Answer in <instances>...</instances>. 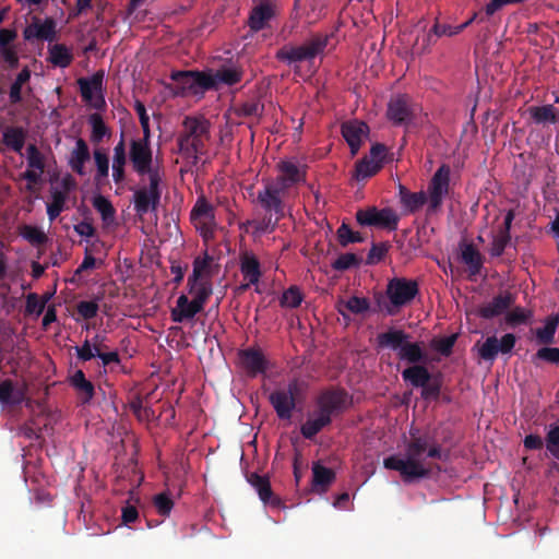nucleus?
<instances>
[{"mask_svg":"<svg viewBox=\"0 0 559 559\" xmlns=\"http://www.w3.org/2000/svg\"><path fill=\"white\" fill-rule=\"evenodd\" d=\"M427 447V436H416L411 431V440L405 447V456L390 455L383 460V466L386 469L399 472L405 483L426 478L430 475V468L426 467L424 463Z\"/></svg>","mask_w":559,"mask_h":559,"instance_id":"f257e3e1","label":"nucleus"},{"mask_svg":"<svg viewBox=\"0 0 559 559\" xmlns=\"http://www.w3.org/2000/svg\"><path fill=\"white\" fill-rule=\"evenodd\" d=\"M210 140V122L203 116H186L182 130L177 136V153L193 165L205 153V142Z\"/></svg>","mask_w":559,"mask_h":559,"instance_id":"f03ea898","label":"nucleus"},{"mask_svg":"<svg viewBox=\"0 0 559 559\" xmlns=\"http://www.w3.org/2000/svg\"><path fill=\"white\" fill-rule=\"evenodd\" d=\"M332 34L314 33L301 45H284L276 53L275 59L297 72L298 63H312L317 57H322L329 45Z\"/></svg>","mask_w":559,"mask_h":559,"instance_id":"7ed1b4c3","label":"nucleus"},{"mask_svg":"<svg viewBox=\"0 0 559 559\" xmlns=\"http://www.w3.org/2000/svg\"><path fill=\"white\" fill-rule=\"evenodd\" d=\"M304 393L305 383L294 378L285 388L274 390L269 395V402L280 419L290 420L297 403L304 399Z\"/></svg>","mask_w":559,"mask_h":559,"instance_id":"20e7f679","label":"nucleus"},{"mask_svg":"<svg viewBox=\"0 0 559 559\" xmlns=\"http://www.w3.org/2000/svg\"><path fill=\"white\" fill-rule=\"evenodd\" d=\"M170 79L175 84H166V88L174 96H186L187 94H198L199 92L213 90L211 74L201 71H173Z\"/></svg>","mask_w":559,"mask_h":559,"instance_id":"39448f33","label":"nucleus"},{"mask_svg":"<svg viewBox=\"0 0 559 559\" xmlns=\"http://www.w3.org/2000/svg\"><path fill=\"white\" fill-rule=\"evenodd\" d=\"M419 293L418 282L405 277H393L388 282L385 296L389 305L384 310L388 314L394 316L399 310L409 305Z\"/></svg>","mask_w":559,"mask_h":559,"instance_id":"423d86ee","label":"nucleus"},{"mask_svg":"<svg viewBox=\"0 0 559 559\" xmlns=\"http://www.w3.org/2000/svg\"><path fill=\"white\" fill-rule=\"evenodd\" d=\"M352 404V396L342 388L322 391L316 400V412L331 424L334 416L343 414Z\"/></svg>","mask_w":559,"mask_h":559,"instance_id":"0eeeda50","label":"nucleus"},{"mask_svg":"<svg viewBox=\"0 0 559 559\" xmlns=\"http://www.w3.org/2000/svg\"><path fill=\"white\" fill-rule=\"evenodd\" d=\"M190 217L205 243L214 239L217 228L215 209L205 197L201 195L198 198L191 210Z\"/></svg>","mask_w":559,"mask_h":559,"instance_id":"6e6552de","label":"nucleus"},{"mask_svg":"<svg viewBox=\"0 0 559 559\" xmlns=\"http://www.w3.org/2000/svg\"><path fill=\"white\" fill-rule=\"evenodd\" d=\"M147 177L148 186L140 187L133 194L134 211L140 216L151 211H156L162 197V174H152V176Z\"/></svg>","mask_w":559,"mask_h":559,"instance_id":"1a4fd4ad","label":"nucleus"},{"mask_svg":"<svg viewBox=\"0 0 559 559\" xmlns=\"http://www.w3.org/2000/svg\"><path fill=\"white\" fill-rule=\"evenodd\" d=\"M355 217L362 227H378L389 231L396 230L400 222V216L392 207L378 209L377 206H368L359 209Z\"/></svg>","mask_w":559,"mask_h":559,"instance_id":"9d476101","label":"nucleus"},{"mask_svg":"<svg viewBox=\"0 0 559 559\" xmlns=\"http://www.w3.org/2000/svg\"><path fill=\"white\" fill-rule=\"evenodd\" d=\"M451 168L442 164L433 174L427 190L428 207L427 213H436L442 205L443 198L449 193Z\"/></svg>","mask_w":559,"mask_h":559,"instance_id":"9b49d317","label":"nucleus"},{"mask_svg":"<svg viewBox=\"0 0 559 559\" xmlns=\"http://www.w3.org/2000/svg\"><path fill=\"white\" fill-rule=\"evenodd\" d=\"M129 158L133 170L139 176H152V174H160L158 167H153V153L150 143L145 140H131Z\"/></svg>","mask_w":559,"mask_h":559,"instance_id":"f8f14e48","label":"nucleus"},{"mask_svg":"<svg viewBox=\"0 0 559 559\" xmlns=\"http://www.w3.org/2000/svg\"><path fill=\"white\" fill-rule=\"evenodd\" d=\"M416 109L407 94H399L389 100L386 117L394 126H408L416 116Z\"/></svg>","mask_w":559,"mask_h":559,"instance_id":"ddd939ff","label":"nucleus"},{"mask_svg":"<svg viewBox=\"0 0 559 559\" xmlns=\"http://www.w3.org/2000/svg\"><path fill=\"white\" fill-rule=\"evenodd\" d=\"M277 176L274 179H267L270 183L281 190L288 192L289 189L306 180V171L293 160L283 159L276 164Z\"/></svg>","mask_w":559,"mask_h":559,"instance_id":"4468645a","label":"nucleus"},{"mask_svg":"<svg viewBox=\"0 0 559 559\" xmlns=\"http://www.w3.org/2000/svg\"><path fill=\"white\" fill-rule=\"evenodd\" d=\"M263 189L258 192L257 200L265 213L274 214L277 218H284L286 192L264 180Z\"/></svg>","mask_w":559,"mask_h":559,"instance_id":"2eb2a0df","label":"nucleus"},{"mask_svg":"<svg viewBox=\"0 0 559 559\" xmlns=\"http://www.w3.org/2000/svg\"><path fill=\"white\" fill-rule=\"evenodd\" d=\"M103 80V71L95 72L90 79L80 78L78 80L83 100L97 110H100L106 106L104 95L102 94Z\"/></svg>","mask_w":559,"mask_h":559,"instance_id":"dca6fc26","label":"nucleus"},{"mask_svg":"<svg viewBox=\"0 0 559 559\" xmlns=\"http://www.w3.org/2000/svg\"><path fill=\"white\" fill-rule=\"evenodd\" d=\"M238 361L241 369L250 378L264 374L270 368L267 358L259 347L240 349L238 352Z\"/></svg>","mask_w":559,"mask_h":559,"instance_id":"f3484780","label":"nucleus"},{"mask_svg":"<svg viewBox=\"0 0 559 559\" xmlns=\"http://www.w3.org/2000/svg\"><path fill=\"white\" fill-rule=\"evenodd\" d=\"M277 15V7L272 0L260 1L251 8L247 25L251 34L270 27V22Z\"/></svg>","mask_w":559,"mask_h":559,"instance_id":"a211bd4d","label":"nucleus"},{"mask_svg":"<svg viewBox=\"0 0 559 559\" xmlns=\"http://www.w3.org/2000/svg\"><path fill=\"white\" fill-rule=\"evenodd\" d=\"M56 26L53 17H46L41 21L39 17L33 16L31 24L23 31V37L27 41H52L56 36Z\"/></svg>","mask_w":559,"mask_h":559,"instance_id":"6ab92c4d","label":"nucleus"},{"mask_svg":"<svg viewBox=\"0 0 559 559\" xmlns=\"http://www.w3.org/2000/svg\"><path fill=\"white\" fill-rule=\"evenodd\" d=\"M342 135L350 148V154L355 156L362 144V139L369 133V127L364 121L350 120L342 124Z\"/></svg>","mask_w":559,"mask_h":559,"instance_id":"aec40b11","label":"nucleus"},{"mask_svg":"<svg viewBox=\"0 0 559 559\" xmlns=\"http://www.w3.org/2000/svg\"><path fill=\"white\" fill-rule=\"evenodd\" d=\"M75 353L79 360L86 362L93 358H99L103 367H108L112 364L119 365L121 362L120 356L117 350L106 352L102 348H96L94 352L90 344V340L85 338L81 346H75Z\"/></svg>","mask_w":559,"mask_h":559,"instance_id":"412c9836","label":"nucleus"},{"mask_svg":"<svg viewBox=\"0 0 559 559\" xmlns=\"http://www.w3.org/2000/svg\"><path fill=\"white\" fill-rule=\"evenodd\" d=\"M26 400V386L12 379H0V405L3 409L21 405Z\"/></svg>","mask_w":559,"mask_h":559,"instance_id":"4be33fe9","label":"nucleus"},{"mask_svg":"<svg viewBox=\"0 0 559 559\" xmlns=\"http://www.w3.org/2000/svg\"><path fill=\"white\" fill-rule=\"evenodd\" d=\"M515 296L510 292L501 293L492 298V300L478 309V316L489 320L502 314L506 310L513 306Z\"/></svg>","mask_w":559,"mask_h":559,"instance_id":"5701e85b","label":"nucleus"},{"mask_svg":"<svg viewBox=\"0 0 559 559\" xmlns=\"http://www.w3.org/2000/svg\"><path fill=\"white\" fill-rule=\"evenodd\" d=\"M370 301L366 297L352 296L348 299L340 298L335 308L338 313L347 321L350 320L349 314L364 316L370 310Z\"/></svg>","mask_w":559,"mask_h":559,"instance_id":"b1692460","label":"nucleus"},{"mask_svg":"<svg viewBox=\"0 0 559 559\" xmlns=\"http://www.w3.org/2000/svg\"><path fill=\"white\" fill-rule=\"evenodd\" d=\"M203 308L197 302L189 300L186 295L178 297L176 307L171 310L170 317L174 322L181 323L186 320L193 319Z\"/></svg>","mask_w":559,"mask_h":559,"instance_id":"393cba45","label":"nucleus"},{"mask_svg":"<svg viewBox=\"0 0 559 559\" xmlns=\"http://www.w3.org/2000/svg\"><path fill=\"white\" fill-rule=\"evenodd\" d=\"M240 272L249 284H258L262 275L259 259L250 251L240 255Z\"/></svg>","mask_w":559,"mask_h":559,"instance_id":"a878e982","label":"nucleus"},{"mask_svg":"<svg viewBox=\"0 0 559 559\" xmlns=\"http://www.w3.org/2000/svg\"><path fill=\"white\" fill-rule=\"evenodd\" d=\"M91 154L87 143L79 138L75 142V147L72 150L69 158V166L71 169L80 175H85V163L90 160Z\"/></svg>","mask_w":559,"mask_h":559,"instance_id":"bb28decb","label":"nucleus"},{"mask_svg":"<svg viewBox=\"0 0 559 559\" xmlns=\"http://www.w3.org/2000/svg\"><path fill=\"white\" fill-rule=\"evenodd\" d=\"M242 75L243 72L240 67L235 64L222 66L215 71L214 74H211L213 88H215L218 84L233 86L241 81Z\"/></svg>","mask_w":559,"mask_h":559,"instance_id":"cd10ccee","label":"nucleus"},{"mask_svg":"<svg viewBox=\"0 0 559 559\" xmlns=\"http://www.w3.org/2000/svg\"><path fill=\"white\" fill-rule=\"evenodd\" d=\"M336 474L333 469L321 465L319 462L312 465V487L320 493L326 492L330 485L335 480Z\"/></svg>","mask_w":559,"mask_h":559,"instance_id":"c85d7f7f","label":"nucleus"},{"mask_svg":"<svg viewBox=\"0 0 559 559\" xmlns=\"http://www.w3.org/2000/svg\"><path fill=\"white\" fill-rule=\"evenodd\" d=\"M399 198L402 206L408 213L417 212L426 202H428V195L425 191L411 192L403 185L399 186Z\"/></svg>","mask_w":559,"mask_h":559,"instance_id":"c756f323","label":"nucleus"},{"mask_svg":"<svg viewBox=\"0 0 559 559\" xmlns=\"http://www.w3.org/2000/svg\"><path fill=\"white\" fill-rule=\"evenodd\" d=\"M69 381L71 386L78 392L82 404H87L93 400L95 394L94 384L86 379L85 373L81 369H78L70 377Z\"/></svg>","mask_w":559,"mask_h":559,"instance_id":"7c9ffc66","label":"nucleus"},{"mask_svg":"<svg viewBox=\"0 0 559 559\" xmlns=\"http://www.w3.org/2000/svg\"><path fill=\"white\" fill-rule=\"evenodd\" d=\"M408 338L409 335L403 330L391 328L386 332L378 334L377 343L380 348H390L399 353L404 342Z\"/></svg>","mask_w":559,"mask_h":559,"instance_id":"2f4dec72","label":"nucleus"},{"mask_svg":"<svg viewBox=\"0 0 559 559\" xmlns=\"http://www.w3.org/2000/svg\"><path fill=\"white\" fill-rule=\"evenodd\" d=\"M461 258L462 261L468 266L471 276H475L480 273L484 259L473 243L461 245Z\"/></svg>","mask_w":559,"mask_h":559,"instance_id":"473e14b6","label":"nucleus"},{"mask_svg":"<svg viewBox=\"0 0 559 559\" xmlns=\"http://www.w3.org/2000/svg\"><path fill=\"white\" fill-rule=\"evenodd\" d=\"M187 285L189 287V294L192 295V301L204 308L207 299L212 295V283L210 280H192L188 278Z\"/></svg>","mask_w":559,"mask_h":559,"instance_id":"72a5a7b5","label":"nucleus"},{"mask_svg":"<svg viewBox=\"0 0 559 559\" xmlns=\"http://www.w3.org/2000/svg\"><path fill=\"white\" fill-rule=\"evenodd\" d=\"M402 378L415 388H421L431 380L429 370L421 365H414L403 370Z\"/></svg>","mask_w":559,"mask_h":559,"instance_id":"f704fd0d","label":"nucleus"},{"mask_svg":"<svg viewBox=\"0 0 559 559\" xmlns=\"http://www.w3.org/2000/svg\"><path fill=\"white\" fill-rule=\"evenodd\" d=\"M25 131L21 127H8L2 133V143L15 153H21L25 144Z\"/></svg>","mask_w":559,"mask_h":559,"instance_id":"c9c22d12","label":"nucleus"},{"mask_svg":"<svg viewBox=\"0 0 559 559\" xmlns=\"http://www.w3.org/2000/svg\"><path fill=\"white\" fill-rule=\"evenodd\" d=\"M328 418H323L320 414L313 411L310 416L300 427V432L304 438L312 440L324 427L329 426Z\"/></svg>","mask_w":559,"mask_h":559,"instance_id":"e433bc0d","label":"nucleus"},{"mask_svg":"<svg viewBox=\"0 0 559 559\" xmlns=\"http://www.w3.org/2000/svg\"><path fill=\"white\" fill-rule=\"evenodd\" d=\"M213 257H211L207 252L204 253L203 257H198L193 261V271L192 274L188 278L194 280H210L213 275L212 264Z\"/></svg>","mask_w":559,"mask_h":559,"instance_id":"4c0bfd02","label":"nucleus"},{"mask_svg":"<svg viewBox=\"0 0 559 559\" xmlns=\"http://www.w3.org/2000/svg\"><path fill=\"white\" fill-rule=\"evenodd\" d=\"M559 324V317L558 316H549L547 317L545 321V325L543 328H538L535 331V335L537 338V342L540 344H552L555 341V334L556 330Z\"/></svg>","mask_w":559,"mask_h":559,"instance_id":"58836bf2","label":"nucleus"},{"mask_svg":"<svg viewBox=\"0 0 559 559\" xmlns=\"http://www.w3.org/2000/svg\"><path fill=\"white\" fill-rule=\"evenodd\" d=\"M49 61L60 68H67L71 64L73 56L62 44H56L49 48Z\"/></svg>","mask_w":559,"mask_h":559,"instance_id":"ea45409f","label":"nucleus"},{"mask_svg":"<svg viewBox=\"0 0 559 559\" xmlns=\"http://www.w3.org/2000/svg\"><path fill=\"white\" fill-rule=\"evenodd\" d=\"M528 112L536 123H556L557 115L552 105L532 106Z\"/></svg>","mask_w":559,"mask_h":559,"instance_id":"a19ab883","label":"nucleus"},{"mask_svg":"<svg viewBox=\"0 0 559 559\" xmlns=\"http://www.w3.org/2000/svg\"><path fill=\"white\" fill-rule=\"evenodd\" d=\"M381 164L369 159L368 156H365L356 163L355 178L358 181L366 180L367 178L374 176L379 170H381Z\"/></svg>","mask_w":559,"mask_h":559,"instance_id":"79ce46f5","label":"nucleus"},{"mask_svg":"<svg viewBox=\"0 0 559 559\" xmlns=\"http://www.w3.org/2000/svg\"><path fill=\"white\" fill-rule=\"evenodd\" d=\"M397 356L402 360H407L411 364L417 365L425 358L424 352L418 343H411L407 340L397 353Z\"/></svg>","mask_w":559,"mask_h":559,"instance_id":"37998d69","label":"nucleus"},{"mask_svg":"<svg viewBox=\"0 0 559 559\" xmlns=\"http://www.w3.org/2000/svg\"><path fill=\"white\" fill-rule=\"evenodd\" d=\"M249 483L258 491L260 499L263 502H269L273 496L270 480L266 476H261L257 473H252L249 478Z\"/></svg>","mask_w":559,"mask_h":559,"instance_id":"c03bdc74","label":"nucleus"},{"mask_svg":"<svg viewBox=\"0 0 559 559\" xmlns=\"http://www.w3.org/2000/svg\"><path fill=\"white\" fill-rule=\"evenodd\" d=\"M465 29V25L451 26L436 22L429 33L426 35L427 45L435 44L433 37L454 36Z\"/></svg>","mask_w":559,"mask_h":559,"instance_id":"a18cd8bd","label":"nucleus"},{"mask_svg":"<svg viewBox=\"0 0 559 559\" xmlns=\"http://www.w3.org/2000/svg\"><path fill=\"white\" fill-rule=\"evenodd\" d=\"M336 237L340 246L343 248H346L350 243H358L365 240L359 231H354L345 222L337 228Z\"/></svg>","mask_w":559,"mask_h":559,"instance_id":"49530a36","label":"nucleus"},{"mask_svg":"<svg viewBox=\"0 0 559 559\" xmlns=\"http://www.w3.org/2000/svg\"><path fill=\"white\" fill-rule=\"evenodd\" d=\"M66 200L67 192L58 189L52 190L51 202L47 204V215L51 222L55 221L63 211Z\"/></svg>","mask_w":559,"mask_h":559,"instance_id":"de8ad7c7","label":"nucleus"},{"mask_svg":"<svg viewBox=\"0 0 559 559\" xmlns=\"http://www.w3.org/2000/svg\"><path fill=\"white\" fill-rule=\"evenodd\" d=\"M281 219L274 216V214L265 213L260 221H248L245 225L253 226L254 231L258 234H271L276 229Z\"/></svg>","mask_w":559,"mask_h":559,"instance_id":"09e8293b","label":"nucleus"},{"mask_svg":"<svg viewBox=\"0 0 559 559\" xmlns=\"http://www.w3.org/2000/svg\"><path fill=\"white\" fill-rule=\"evenodd\" d=\"M88 122L92 127V142L99 143L106 135L110 134L108 127L105 124L104 119L99 114H92L88 117Z\"/></svg>","mask_w":559,"mask_h":559,"instance_id":"8fccbe9b","label":"nucleus"},{"mask_svg":"<svg viewBox=\"0 0 559 559\" xmlns=\"http://www.w3.org/2000/svg\"><path fill=\"white\" fill-rule=\"evenodd\" d=\"M361 262V257L352 252H346L342 253L335 261H333L331 266L335 271L343 272L353 267H358Z\"/></svg>","mask_w":559,"mask_h":559,"instance_id":"3c124183","label":"nucleus"},{"mask_svg":"<svg viewBox=\"0 0 559 559\" xmlns=\"http://www.w3.org/2000/svg\"><path fill=\"white\" fill-rule=\"evenodd\" d=\"M499 353V340L496 336L487 337L478 348V355L485 361H493Z\"/></svg>","mask_w":559,"mask_h":559,"instance_id":"603ef678","label":"nucleus"},{"mask_svg":"<svg viewBox=\"0 0 559 559\" xmlns=\"http://www.w3.org/2000/svg\"><path fill=\"white\" fill-rule=\"evenodd\" d=\"M92 204L94 209L102 215L103 221H112L115 217V207L111 202L102 194L94 197Z\"/></svg>","mask_w":559,"mask_h":559,"instance_id":"864d4df0","label":"nucleus"},{"mask_svg":"<svg viewBox=\"0 0 559 559\" xmlns=\"http://www.w3.org/2000/svg\"><path fill=\"white\" fill-rule=\"evenodd\" d=\"M93 155L96 165L95 180L102 182L107 179L109 175V158L100 150H95Z\"/></svg>","mask_w":559,"mask_h":559,"instance_id":"5fc2aeb1","label":"nucleus"},{"mask_svg":"<svg viewBox=\"0 0 559 559\" xmlns=\"http://www.w3.org/2000/svg\"><path fill=\"white\" fill-rule=\"evenodd\" d=\"M390 248H391V245L388 241H383V242H379V243L373 242L368 252V255L366 259V264L374 265V264L381 262L385 258Z\"/></svg>","mask_w":559,"mask_h":559,"instance_id":"6e6d98bb","label":"nucleus"},{"mask_svg":"<svg viewBox=\"0 0 559 559\" xmlns=\"http://www.w3.org/2000/svg\"><path fill=\"white\" fill-rule=\"evenodd\" d=\"M302 299L304 297L299 288L297 286H290L283 293L280 304L282 307L297 308L300 306Z\"/></svg>","mask_w":559,"mask_h":559,"instance_id":"4d7b16f0","label":"nucleus"},{"mask_svg":"<svg viewBox=\"0 0 559 559\" xmlns=\"http://www.w3.org/2000/svg\"><path fill=\"white\" fill-rule=\"evenodd\" d=\"M27 153V166L31 169L39 170L44 173L45 170V159L41 152L35 144H29L26 150Z\"/></svg>","mask_w":559,"mask_h":559,"instance_id":"13d9d810","label":"nucleus"},{"mask_svg":"<svg viewBox=\"0 0 559 559\" xmlns=\"http://www.w3.org/2000/svg\"><path fill=\"white\" fill-rule=\"evenodd\" d=\"M264 106L257 99H251L242 103L236 110L238 116L241 117H260L263 112Z\"/></svg>","mask_w":559,"mask_h":559,"instance_id":"bf43d9fd","label":"nucleus"},{"mask_svg":"<svg viewBox=\"0 0 559 559\" xmlns=\"http://www.w3.org/2000/svg\"><path fill=\"white\" fill-rule=\"evenodd\" d=\"M48 297L39 299L38 295L31 293L26 296L25 313L39 316L43 313L46 307Z\"/></svg>","mask_w":559,"mask_h":559,"instance_id":"052dcab7","label":"nucleus"},{"mask_svg":"<svg viewBox=\"0 0 559 559\" xmlns=\"http://www.w3.org/2000/svg\"><path fill=\"white\" fill-rule=\"evenodd\" d=\"M546 449L556 460L559 461V425L549 429L545 438Z\"/></svg>","mask_w":559,"mask_h":559,"instance_id":"680f3d73","label":"nucleus"},{"mask_svg":"<svg viewBox=\"0 0 559 559\" xmlns=\"http://www.w3.org/2000/svg\"><path fill=\"white\" fill-rule=\"evenodd\" d=\"M153 504L162 516H168L174 508V501L166 492L156 495L153 499Z\"/></svg>","mask_w":559,"mask_h":559,"instance_id":"e2e57ef3","label":"nucleus"},{"mask_svg":"<svg viewBox=\"0 0 559 559\" xmlns=\"http://www.w3.org/2000/svg\"><path fill=\"white\" fill-rule=\"evenodd\" d=\"M98 304L94 300H82L76 304V312L80 318L91 320L97 316Z\"/></svg>","mask_w":559,"mask_h":559,"instance_id":"0e129e2a","label":"nucleus"},{"mask_svg":"<svg viewBox=\"0 0 559 559\" xmlns=\"http://www.w3.org/2000/svg\"><path fill=\"white\" fill-rule=\"evenodd\" d=\"M531 316V311H526L521 307H515L507 313L506 322L511 326L520 325L525 323Z\"/></svg>","mask_w":559,"mask_h":559,"instance_id":"69168bd1","label":"nucleus"},{"mask_svg":"<svg viewBox=\"0 0 559 559\" xmlns=\"http://www.w3.org/2000/svg\"><path fill=\"white\" fill-rule=\"evenodd\" d=\"M22 236L32 245H43L47 240V236L43 230L34 226H24Z\"/></svg>","mask_w":559,"mask_h":559,"instance_id":"338daca9","label":"nucleus"},{"mask_svg":"<svg viewBox=\"0 0 559 559\" xmlns=\"http://www.w3.org/2000/svg\"><path fill=\"white\" fill-rule=\"evenodd\" d=\"M510 241H511V236H507V235L498 233L492 239V243H491V248H490L491 257L502 255L504 252V249L510 243Z\"/></svg>","mask_w":559,"mask_h":559,"instance_id":"774afa93","label":"nucleus"}]
</instances>
